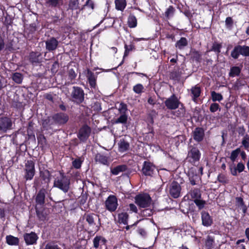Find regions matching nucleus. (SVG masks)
<instances>
[{"label":"nucleus","instance_id":"obj_1","mask_svg":"<svg viewBox=\"0 0 249 249\" xmlns=\"http://www.w3.org/2000/svg\"><path fill=\"white\" fill-rule=\"evenodd\" d=\"M127 106L126 104L121 102L118 108L120 115L114 120H112L113 124H122L123 126H127L128 115L127 113Z\"/></svg>","mask_w":249,"mask_h":249},{"label":"nucleus","instance_id":"obj_2","mask_svg":"<svg viewBox=\"0 0 249 249\" xmlns=\"http://www.w3.org/2000/svg\"><path fill=\"white\" fill-rule=\"evenodd\" d=\"M201 156V153L197 147V144H194L189 146L186 160L189 163L196 166L200 160Z\"/></svg>","mask_w":249,"mask_h":249},{"label":"nucleus","instance_id":"obj_3","mask_svg":"<svg viewBox=\"0 0 249 249\" xmlns=\"http://www.w3.org/2000/svg\"><path fill=\"white\" fill-rule=\"evenodd\" d=\"M135 203L141 208L149 207L152 202V199L150 195L147 193H142L137 194L134 197Z\"/></svg>","mask_w":249,"mask_h":249},{"label":"nucleus","instance_id":"obj_4","mask_svg":"<svg viewBox=\"0 0 249 249\" xmlns=\"http://www.w3.org/2000/svg\"><path fill=\"white\" fill-rule=\"evenodd\" d=\"M70 95L71 101L76 105H79L84 101L85 92L83 89L80 87H72Z\"/></svg>","mask_w":249,"mask_h":249},{"label":"nucleus","instance_id":"obj_5","mask_svg":"<svg viewBox=\"0 0 249 249\" xmlns=\"http://www.w3.org/2000/svg\"><path fill=\"white\" fill-rule=\"evenodd\" d=\"M240 55L244 57L249 56V46L237 45L234 47L231 53V57L233 59H238Z\"/></svg>","mask_w":249,"mask_h":249},{"label":"nucleus","instance_id":"obj_6","mask_svg":"<svg viewBox=\"0 0 249 249\" xmlns=\"http://www.w3.org/2000/svg\"><path fill=\"white\" fill-rule=\"evenodd\" d=\"M23 178L26 181L33 179L36 174L35 163L32 160H28L25 164Z\"/></svg>","mask_w":249,"mask_h":249},{"label":"nucleus","instance_id":"obj_7","mask_svg":"<svg viewBox=\"0 0 249 249\" xmlns=\"http://www.w3.org/2000/svg\"><path fill=\"white\" fill-rule=\"evenodd\" d=\"M71 181L69 178H55L53 182V187H56L64 193H67L70 188Z\"/></svg>","mask_w":249,"mask_h":249},{"label":"nucleus","instance_id":"obj_8","mask_svg":"<svg viewBox=\"0 0 249 249\" xmlns=\"http://www.w3.org/2000/svg\"><path fill=\"white\" fill-rule=\"evenodd\" d=\"M99 215L94 213H85L83 216V219L88 223L89 226L92 228V231L97 232L100 229V226L96 225L95 220ZM98 221L100 222V219L98 218Z\"/></svg>","mask_w":249,"mask_h":249},{"label":"nucleus","instance_id":"obj_9","mask_svg":"<svg viewBox=\"0 0 249 249\" xmlns=\"http://www.w3.org/2000/svg\"><path fill=\"white\" fill-rule=\"evenodd\" d=\"M181 104L182 103L174 94H173L164 101V105L167 109L171 110L178 108Z\"/></svg>","mask_w":249,"mask_h":249},{"label":"nucleus","instance_id":"obj_10","mask_svg":"<svg viewBox=\"0 0 249 249\" xmlns=\"http://www.w3.org/2000/svg\"><path fill=\"white\" fill-rule=\"evenodd\" d=\"M105 206L106 210L111 213L116 211L118 206L116 196L113 195H109L105 202Z\"/></svg>","mask_w":249,"mask_h":249},{"label":"nucleus","instance_id":"obj_11","mask_svg":"<svg viewBox=\"0 0 249 249\" xmlns=\"http://www.w3.org/2000/svg\"><path fill=\"white\" fill-rule=\"evenodd\" d=\"M91 132L90 127L87 124H84L79 129L77 137L81 142H85L89 137Z\"/></svg>","mask_w":249,"mask_h":249},{"label":"nucleus","instance_id":"obj_12","mask_svg":"<svg viewBox=\"0 0 249 249\" xmlns=\"http://www.w3.org/2000/svg\"><path fill=\"white\" fill-rule=\"evenodd\" d=\"M53 123L58 125H63L69 120V116L67 113L60 112L54 114L52 117Z\"/></svg>","mask_w":249,"mask_h":249},{"label":"nucleus","instance_id":"obj_13","mask_svg":"<svg viewBox=\"0 0 249 249\" xmlns=\"http://www.w3.org/2000/svg\"><path fill=\"white\" fill-rule=\"evenodd\" d=\"M168 188L169 195L171 197L174 198H177L180 196L181 187L177 181H172Z\"/></svg>","mask_w":249,"mask_h":249},{"label":"nucleus","instance_id":"obj_14","mask_svg":"<svg viewBox=\"0 0 249 249\" xmlns=\"http://www.w3.org/2000/svg\"><path fill=\"white\" fill-rule=\"evenodd\" d=\"M86 77L87 79V82L89 84L91 90L96 91L97 89V85L96 83L97 73H94L88 69L87 71Z\"/></svg>","mask_w":249,"mask_h":249},{"label":"nucleus","instance_id":"obj_15","mask_svg":"<svg viewBox=\"0 0 249 249\" xmlns=\"http://www.w3.org/2000/svg\"><path fill=\"white\" fill-rule=\"evenodd\" d=\"M156 169L155 165L149 160L144 161L142 169V173L145 176L152 177Z\"/></svg>","mask_w":249,"mask_h":249},{"label":"nucleus","instance_id":"obj_16","mask_svg":"<svg viewBox=\"0 0 249 249\" xmlns=\"http://www.w3.org/2000/svg\"><path fill=\"white\" fill-rule=\"evenodd\" d=\"M12 121L10 118L1 117L0 118V132L5 133L12 129Z\"/></svg>","mask_w":249,"mask_h":249},{"label":"nucleus","instance_id":"obj_17","mask_svg":"<svg viewBox=\"0 0 249 249\" xmlns=\"http://www.w3.org/2000/svg\"><path fill=\"white\" fill-rule=\"evenodd\" d=\"M107 240L101 235H96L93 239V247L95 249H107Z\"/></svg>","mask_w":249,"mask_h":249},{"label":"nucleus","instance_id":"obj_18","mask_svg":"<svg viewBox=\"0 0 249 249\" xmlns=\"http://www.w3.org/2000/svg\"><path fill=\"white\" fill-rule=\"evenodd\" d=\"M39 177L42 184H45L47 188L51 180V174L48 169L39 170Z\"/></svg>","mask_w":249,"mask_h":249},{"label":"nucleus","instance_id":"obj_19","mask_svg":"<svg viewBox=\"0 0 249 249\" xmlns=\"http://www.w3.org/2000/svg\"><path fill=\"white\" fill-rule=\"evenodd\" d=\"M193 139L198 143L201 142L205 137V131L203 128L196 127L192 132Z\"/></svg>","mask_w":249,"mask_h":249},{"label":"nucleus","instance_id":"obj_20","mask_svg":"<svg viewBox=\"0 0 249 249\" xmlns=\"http://www.w3.org/2000/svg\"><path fill=\"white\" fill-rule=\"evenodd\" d=\"M109 159V156L102 153H97L94 157L96 162L106 166H109L110 164Z\"/></svg>","mask_w":249,"mask_h":249},{"label":"nucleus","instance_id":"obj_21","mask_svg":"<svg viewBox=\"0 0 249 249\" xmlns=\"http://www.w3.org/2000/svg\"><path fill=\"white\" fill-rule=\"evenodd\" d=\"M46 49L49 52L55 50L58 45V41L54 37H51L45 41Z\"/></svg>","mask_w":249,"mask_h":249},{"label":"nucleus","instance_id":"obj_22","mask_svg":"<svg viewBox=\"0 0 249 249\" xmlns=\"http://www.w3.org/2000/svg\"><path fill=\"white\" fill-rule=\"evenodd\" d=\"M201 218L202 224L205 227L211 226L213 223L212 217L206 211H202L201 212Z\"/></svg>","mask_w":249,"mask_h":249},{"label":"nucleus","instance_id":"obj_23","mask_svg":"<svg viewBox=\"0 0 249 249\" xmlns=\"http://www.w3.org/2000/svg\"><path fill=\"white\" fill-rule=\"evenodd\" d=\"M190 91V96L191 97L192 100L194 102H196L198 98L199 97L202 92V90L200 87L198 85H196L192 87Z\"/></svg>","mask_w":249,"mask_h":249},{"label":"nucleus","instance_id":"obj_24","mask_svg":"<svg viewBox=\"0 0 249 249\" xmlns=\"http://www.w3.org/2000/svg\"><path fill=\"white\" fill-rule=\"evenodd\" d=\"M118 220L117 222L119 224H123L124 225H127L128 219L129 217L128 213L124 209V208L119 212L117 214Z\"/></svg>","mask_w":249,"mask_h":249},{"label":"nucleus","instance_id":"obj_25","mask_svg":"<svg viewBox=\"0 0 249 249\" xmlns=\"http://www.w3.org/2000/svg\"><path fill=\"white\" fill-rule=\"evenodd\" d=\"M41 53L38 52L32 51L29 55V60L33 65H37L41 62Z\"/></svg>","mask_w":249,"mask_h":249},{"label":"nucleus","instance_id":"obj_26","mask_svg":"<svg viewBox=\"0 0 249 249\" xmlns=\"http://www.w3.org/2000/svg\"><path fill=\"white\" fill-rule=\"evenodd\" d=\"M36 30V27L35 23L30 24L24 30V36L25 37L29 40H31L33 39L34 35Z\"/></svg>","mask_w":249,"mask_h":249},{"label":"nucleus","instance_id":"obj_27","mask_svg":"<svg viewBox=\"0 0 249 249\" xmlns=\"http://www.w3.org/2000/svg\"><path fill=\"white\" fill-rule=\"evenodd\" d=\"M23 237L25 242L27 245L36 244L38 239L36 234L33 231L30 233H25Z\"/></svg>","mask_w":249,"mask_h":249},{"label":"nucleus","instance_id":"obj_28","mask_svg":"<svg viewBox=\"0 0 249 249\" xmlns=\"http://www.w3.org/2000/svg\"><path fill=\"white\" fill-rule=\"evenodd\" d=\"M36 212L38 220L39 221L44 222L47 220L48 215L47 210L43 208L38 209L36 206L35 207Z\"/></svg>","mask_w":249,"mask_h":249},{"label":"nucleus","instance_id":"obj_29","mask_svg":"<svg viewBox=\"0 0 249 249\" xmlns=\"http://www.w3.org/2000/svg\"><path fill=\"white\" fill-rule=\"evenodd\" d=\"M46 193V190L44 188H42L38 191L36 197V202L37 205L43 206L44 204Z\"/></svg>","mask_w":249,"mask_h":249},{"label":"nucleus","instance_id":"obj_30","mask_svg":"<svg viewBox=\"0 0 249 249\" xmlns=\"http://www.w3.org/2000/svg\"><path fill=\"white\" fill-rule=\"evenodd\" d=\"M191 59L197 63H200L202 60V53L199 51L191 49L190 51Z\"/></svg>","mask_w":249,"mask_h":249},{"label":"nucleus","instance_id":"obj_31","mask_svg":"<svg viewBox=\"0 0 249 249\" xmlns=\"http://www.w3.org/2000/svg\"><path fill=\"white\" fill-rule=\"evenodd\" d=\"M27 133L28 140L36 141V137L34 133V123L33 121H29L28 124Z\"/></svg>","mask_w":249,"mask_h":249},{"label":"nucleus","instance_id":"obj_32","mask_svg":"<svg viewBox=\"0 0 249 249\" xmlns=\"http://www.w3.org/2000/svg\"><path fill=\"white\" fill-rule=\"evenodd\" d=\"M128 169V167L125 164L118 165L114 168L110 169L111 173L115 176L118 175L120 173L125 172Z\"/></svg>","mask_w":249,"mask_h":249},{"label":"nucleus","instance_id":"obj_33","mask_svg":"<svg viewBox=\"0 0 249 249\" xmlns=\"http://www.w3.org/2000/svg\"><path fill=\"white\" fill-rule=\"evenodd\" d=\"M119 151L120 152H124L129 150L130 148L129 143L124 139L120 140L118 143Z\"/></svg>","mask_w":249,"mask_h":249},{"label":"nucleus","instance_id":"obj_34","mask_svg":"<svg viewBox=\"0 0 249 249\" xmlns=\"http://www.w3.org/2000/svg\"><path fill=\"white\" fill-rule=\"evenodd\" d=\"M188 44V40L186 37H181L179 40H178L175 46L176 48L181 50L185 48Z\"/></svg>","mask_w":249,"mask_h":249},{"label":"nucleus","instance_id":"obj_35","mask_svg":"<svg viewBox=\"0 0 249 249\" xmlns=\"http://www.w3.org/2000/svg\"><path fill=\"white\" fill-rule=\"evenodd\" d=\"M188 194L191 196L192 199H194V200L201 198V191L198 188H192L190 190Z\"/></svg>","mask_w":249,"mask_h":249},{"label":"nucleus","instance_id":"obj_36","mask_svg":"<svg viewBox=\"0 0 249 249\" xmlns=\"http://www.w3.org/2000/svg\"><path fill=\"white\" fill-rule=\"evenodd\" d=\"M158 115L157 112L155 110L152 109L150 110L147 115L146 121L148 124L152 125L154 123V118H155Z\"/></svg>","mask_w":249,"mask_h":249},{"label":"nucleus","instance_id":"obj_37","mask_svg":"<svg viewBox=\"0 0 249 249\" xmlns=\"http://www.w3.org/2000/svg\"><path fill=\"white\" fill-rule=\"evenodd\" d=\"M115 8L118 11H123L126 6V0H115Z\"/></svg>","mask_w":249,"mask_h":249},{"label":"nucleus","instance_id":"obj_38","mask_svg":"<svg viewBox=\"0 0 249 249\" xmlns=\"http://www.w3.org/2000/svg\"><path fill=\"white\" fill-rule=\"evenodd\" d=\"M6 241L7 244L11 246H17L19 244V239L12 235H7L6 237Z\"/></svg>","mask_w":249,"mask_h":249},{"label":"nucleus","instance_id":"obj_39","mask_svg":"<svg viewBox=\"0 0 249 249\" xmlns=\"http://www.w3.org/2000/svg\"><path fill=\"white\" fill-rule=\"evenodd\" d=\"M182 72L179 69L174 70L170 73V78L175 81L180 80Z\"/></svg>","mask_w":249,"mask_h":249},{"label":"nucleus","instance_id":"obj_40","mask_svg":"<svg viewBox=\"0 0 249 249\" xmlns=\"http://www.w3.org/2000/svg\"><path fill=\"white\" fill-rule=\"evenodd\" d=\"M37 140L38 145L41 147H43L47 144V140L42 132L37 134Z\"/></svg>","mask_w":249,"mask_h":249},{"label":"nucleus","instance_id":"obj_41","mask_svg":"<svg viewBox=\"0 0 249 249\" xmlns=\"http://www.w3.org/2000/svg\"><path fill=\"white\" fill-rule=\"evenodd\" d=\"M241 71V69L238 66H232L230 69V71L229 73L230 77H234L240 75Z\"/></svg>","mask_w":249,"mask_h":249},{"label":"nucleus","instance_id":"obj_42","mask_svg":"<svg viewBox=\"0 0 249 249\" xmlns=\"http://www.w3.org/2000/svg\"><path fill=\"white\" fill-rule=\"evenodd\" d=\"M124 48L125 50L124 53L123 59L127 57L130 52L134 51L136 49L135 45L132 43H130L129 45L125 44Z\"/></svg>","mask_w":249,"mask_h":249},{"label":"nucleus","instance_id":"obj_43","mask_svg":"<svg viewBox=\"0 0 249 249\" xmlns=\"http://www.w3.org/2000/svg\"><path fill=\"white\" fill-rule=\"evenodd\" d=\"M188 176L191 184L192 185H195L196 184V181L198 179L199 176L196 174H195L192 170H190L189 172Z\"/></svg>","mask_w":249,"mask_h":249},{"label":"nucleus","instance_id":"obj_44","mask_svg":"<svg viewBox=\"0 0 249 249\" xmlns=\"http://www.w3.org/2000/svg\"><path fill=\"white\" fill-rule=\"evenodd\" d=\"M12 78L16 83L20 84L22 82L23 75L21 73L17 72L13 73Z\"/></svg>","mask_w":249,"mask_h":249},{"label":"nucleus","instance_id":"obj_45","mask_svg":"<svg viewBox=\"0 0 249 249\" xmlns=\"http://www.w3.org/2000/svg\"><path fill=\"white\" fill-rule=\"evenodd\" d=\"M178 109L177 110L174 114L177 117H183L184 116L186 112V108L184 104L182 103L180 105L179 107L178 108Z\"/></svg>","mask_w":249,"mask_h":249},{"label":"nucleus","instance_id":"obj_46","mask_svg":"<svg viewBox=\"0 0 249 249\" xmlns=\"http://www.w3.org/2000/svg\"><path fill=\"white\" fill-rule=\"evenodd\" d=\"M127 23L130 28H135L137 25V20L134 15H130L128 18Z\"/></svg>","mask_w":249,"mask_h":249},{"label":"nucleus","instance_id":"obj_47","mask_svg":"<svg viewBox=\"0 0 249 249\" xmlns=\"http://www.w3.org/2000/svg\"><path fill=\"white\" fill-rule=\"evenodd\" d=\"M144 87L141 84H137L133 86V91L138 94L141 95L142 93L144 91Z\"/></svg>","mask_w":249,"mask_h":249},{"label":"nucleus","instance_id":"obj_48","mask_svg":"<svg viewBox=\"0 0 249 249\" xmlns=\"http://www.w3.org/2000/svg\"><path fill=\"white\" fill-rule=\"evenodd\" d=\"M222 46L221 43H218L216 42H214L213 43V45L210 50V51H213L215 53H216L217 54H219V53L221 52V49L222 48Z\"/></svg>","mask_w":249,"mask_h":249},{"label":"nucleus","instance_id":"obj_49","mask_svg":"<svg viewBox=\"0 0 249 249\" xmlns=\"http://www.w3.org/2000/svg\"><path fill=\"white\" fill-rule=\"evenodd\" d=\"M214 243V239L213 237L208 235L205 241V246L207 249H212Z\"/></svg>","mask_w":249,"mask_h":249},{"label":"nucleus","instance_id":"obj_50","mask_svg":"<svg viewBox=\"0 0 249 249\" xmlns=\"http://www.w3.org/2000/svg\"><path fill=\"white\" fill-rule=\"evenodd\" d=\"M211 97L213 102L220 101L223 99L222 94L219 93H217L214 91L211 92Z\"/></svg>","mask_w":249,"mask_h":249},{"label":"nucleus","instance_id":"obj_51","mask_svg":"<svg viewBox=\"0 0 249 249\" xmlns=\"http://www.w3.org/2000/svg\"><path fill=\"white\" fill-rule=\"evenodd\" d=\"M154 211L151 209H145L141 210L140 215L142 217H149L151 216L153 213Z\"/></svg>","mask_w":249,"mask_h":249},{"label":"nucleus","instance_id":"obj_52","mask_svg":"<svg viewBox=\"0 0 249 249\" xmlns=\"http://www.w3.org/2000/svg\"><path fill=\"white\" fill-rule=\"evenodd\" d=\"M217 180L219 182L224 185L229 183V179L225 174H219L217 176Z\"/></svg>","mask_w":249,"mask_h":249},{"label":"nucleus","instance_id":"obj_53","mask_svg":"<svg viewBox=\"0 0 249 249\" xmlns=\"http://www.w3.org/2000/svg\"><path fill=\"white\" fill-rule=\"evenodd\" d=\"M194 202L198 207L199 210H201L203 209L206 204V201L204 200L201 199V198L195 199L194 200Z\"/></svg>","mask_w":249,"mask_h":249},{"label":"nucleus","instance_id":"obj_54","mask_svg":"<svg viewBox=\"0 0 249 249\" xmlns=\"http://www.w3.org/2000/svg\"><path fill=\"white\" fill-rule=\"evenodd\" d=\"M62 18H60V17L57 15L52 16L50 18V23L56 25H59L62 20Z\"/></svg>","mask_w":249,"mask_h":249},{"label":"nucleus","instance_id":"obj_55","mask_svg":"<svg viewBox=\"0 0 249 249\" xmlns=\"http://www.w3.org/2000/svg\"><path fill=\"white\" fill-rule=\"evenodd\" d=\"M175 11V9L174 7L172 5L169 6L165 12L164 16L165 18L169 19L170 17L174 15Z\"/></svg>","mask_w":249,"mask_h":249},{"label":"nucleus","instance_id":"obj_56","mask_svg":"<svg viewBox=\"0 0 249 249\" xmlns=\"http://www.w3.org/2000/svg\"><path fill=\"white\" fill-rule=\"evenodd\" d=\"M124 208L127 212L129 211L130 213H137L138 212L137 206L133 203H130L127 206V207H124Z\"/></svg>","mask_w":249,"mask_h":249},{"label":"nucleus","instance_id":"obj_57","mask_svg":"<svg viewBox=\"0 0 249 249\" xmlns=\"http://www.w3.org/2000/svg\"><path fill=\"white\" fill-rule=\"evenodd\" d=\"M234 24V21L231 17H227L225 19V26L229 30H231Z\"/></svg>","mask_w":249,"mask_h":249},{"label":"nucleus","instance_id":"obj_58","mask_svg":"<svg viewBox=\"0 0 249 249\" xmlns=\"http://www.w3.org/2000/svg\"><path fill=\"white\" fill-rule=\"evenodd\" d=\"M69 6L70 9L72 10L79 9V0H70Z\"/></svg>","mask_w":249,"mask_h":249},{"label":"nucleus","instance_id":"obj_59","mask_svg":"<svg viewBox=\"0 0 249 249\" xmlns=\"http://www.w3.org/2000/svg\"><path fill=\"white\" fill-rule=\"evenodd\" d=\"M83 161L80 158H76L72 161V166L76 169H80L81 167Z\"/></svg>","mask_w":249,"mask_h":249},{"label":"nucleus","instance_id":"obj_60","mask_svg":"<svg viewBox=\"0 0 249 249\" xmlns=\"http://www.w3.org/2000/svg\"><path fill=\"white\" fill-rule=\"evenodd\" d=\"M241 152L240 148H237L234 150H233L231 154L230 159L232 161H234L238 156L239 154Z\"/></svg>","mask_w":249,"mask_h":249},{"label":"nucleus","instance_id":"obj_61","mask_svg":"<svg viewBox=\"0 0 249 249\" xmlns=\"http://www.w3.org/2000/svg\"><path fill=\"white\" fill-rule=\"evenodd\" d=\"M242 144L246 150L249 148V135L246 134L242 141Z\"/></svg>","mask_w":249,"mask_h":249},{"label":"nucleus","instance_id":"obj_62","mask_svg":"<svg viewBox=\"0 0 249 249\" xmlns=\"http://www.w3.org/2000/svg\"><path fill=\"white\" fill-rule=\"evenodd\" d=\"M86 7L90 8L92 10H93L94 8V2L92 0H87L85 4L82 6L80 10H83Z\"/></svg>","mask_w":249,"mask_h":249},{"label":"nucleus","instance_id":"obj_63","mask_svg":"<svg viewBox=\"0 0 249 249\" xmlns=\"http://www.w3.org/2000/svg\"><path fill=\"white\" fill-rule=\"evenodd\" d=\"M235 204L239 208H241L245 205L243 198L241 196L235 197Z\"/></svg>","mask_w":249,"mask_h":249},{"label":"nucleus","instance_id":"obj_64","mask_svg":"<svg viewBox=\"0 0 249 249\" xmlns=\"http://www.w3.org/2000/svg\"><path fill=\"white\" fill-rule=\"evenodd\" d=\"M45 249H61V248L57 244L49 243L46 245Z\"/></svg>","mask_w":249,"mask_h":249}]
</instances>
